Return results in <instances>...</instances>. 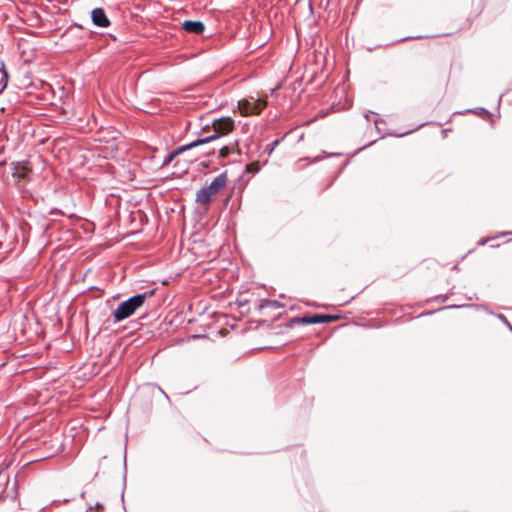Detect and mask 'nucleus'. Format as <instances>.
<instances>
[{
  "instance_id": "f257e3e1",
  "label": "nucleus",
  "mask_w": 512,
  "mask_h": 512,
  "mask_svg": "<svg viewBox=\"0 0 512 512\" xmlns=\"http://www.w3.org/2000/svg\"><path fill=\"white\" fill-rule=\"evenodd\" d=\"M147 297L148 293L136 294L120 303L118 307L112 312L114 323L124 321L125 319L132 316L137 309L143 306Z\"/></svg>"
},
{
  "instance_id": "f03ea898",
  "label": "nucleus",
  "mask_w": 512,
  "mask_h": 512,
  "mask_svg": "<svg viewBox=\"0 0 512 512\" xmlns=\"http://www.w3.org/2000/svg\"><path fill=\"white\" fill-rule=\"evenodd\" d=\"M233 128L234 121L230 117H222L213 121V134L204 138H198L197 140H205L203 144H206L228 134Z\"/></svg>"
},
{
  "instance_id": "7ed1b4c3",
  "label": "nucleus",
  "mask_w": 512,
  "mask_h": 512,
  "mask_svg": "<svg viewBox=\"0 0 512 512\" xmlns=\"http://www.w3.org/2000/svg\"><path fill=\"white\" fill-rule=\"evenodd\" d=\"M338 319V316L330 314H315L312 316H303L292 318L287 324L288 327H293L298 324H320L330 323Z\"/></svg>"
},
{
  "instance_id": "20e7f679",
  "label": "nucleus",
  "mask_w": 512,
  "mask_h": 512,
  "mask_svg": "<svg viewBox=\"0 0 512 512\" xmlns=\"http://www.w3.org/2000/svg\"><path fill=\"white\" fill-rule=\"evenodd\" d=\"M267 106V101L262 99L241 100L238 102V109L243 116L257 115Z\"/></svg>"
},
{
  "instance_id": "39448f33",
  "label": "nucleus",
  "mask_w": 512,
  "mask_h": 512,
  "mask_svg": "<svg viewBox=\"0 0 512 512\" xmlns=\"http://www.w3.org/2000/svg\"><path fill=\"white\" fill-rule=\"evenodd\" d=\"M227 182V172H223L219 174L217 177H215L214 180L208 186L205 187L212 195H215L226 187Z\"/></svg>"
},
{
  "instance_id": "423d86ee",
  "label": "nucleus",
  "mask_w": 512,
  "mask_h": 512,
  "mask_svg": "<svg viewBox=\"0 0 512 512\" xmlns=\"http://www.w3.org/2000/svg\"><path fill=\"white\" fill-rule=\"evenodd\" d=\"M91 19L95 26L106 28L110 25V20L106 16L104 9L95 8L91 12Z\"/></svg>"
},
{
  "instance_id": "0eeeda50",
  "label": "nucleus",
  "mask_w": 512,
  "mask_h": 512,
  "mask_svg": "<svg viewBox=\"0 0 512 512\" xmlns=\"http://www.w3.org/2000/svg\"><path fill=\"white\" fill-rule=\"evenodd\" d=\"M205 140H194L192 141L191 143H188V144H185V145H182L178 148H176L172 153H170L163 161V165H167L169 164L175 156L179 155L180 153L184 152V151H187V150H190L192 148H195V147H198L200 145H203V142Z\"/></svg>"
},
{
  "instance_id": "6e6552de",
  "label": "nucleus",
  "mask_w": 512,
  "mask_h": 512,
  "mask_svg": "<svg viewBox=\"0 0 512 512\" xmlns=\"http://www.w3.org/2000/svg\"><path fill=\"white\" fill-rule=\"evenodd\" d=\"M182 28L192 34H202L205 30V25L201 21L186 20L182 23Z\"/></svg>"
},
{
  "instance_id": "1a4fd4ad",
  "label": "nucleus",
  "mask_w": 512,
  "mask_h": 512,
  "mask_svg": "<svg viewBox=\"0 0 512 512\" xmlns=\"http://www.w3.org/2000/svg\"><path fill=\"white\" fill-rule=\"evenodd\" d=\"M212 196L213 195L204 186L196 192L195 201L201 205H208L211 202Z\"/></svg>"
},
{
  "instance_id": "9d476101",
  "label": "nucleus",
  "mask_w": 512,
  "mask_h": 512,
  "mask_svg": "<svg viewBox=\"0 0 512 512\" xmlns=\"http://www.w3.org/2000/svg\"><path fill=\"white\" fill-rule=\"evenodd\" d=\"M0 75H1L0 92H2L6 88L7 82H8V73L5 70V66H4L3 62L1 63V67H0Z\"/></svg>"
},
{
  "instance_id": "9b49d317",
  "label": "nucleus",
  "mask_w": 512,
  "mask_h": 512,
  "mask_svg": "<svg viewBox=\"0 0 512 512\" xmlns=\"http://www.w3.org/2000/svg\"><path fill=\"white\" fill-rule=\"evenodd\" d=\"M510 234H512V232H501L498 235H496L495 237L482 238V239H480L478 241V245L479 246H483V245H485L486 243H488L492 239L499 238V237H504V236L510 235Z\"/></svg>"
},
{
  "instance_id": "f8f14e48",
  "label": "nucleus",
  "mask_w": 512,
  "mask_h": 512,
  "mask_svg": "<svg viewBox=\"0 0 512 512\" xmlns=\"http://www.w3.org/2000/svg\"><path fill=\"white\" fill-rule=\"evenodd\" d=\"M495 317L498 318L512 332V325L507 320L505 315H503L501 313H497V314H495Z\"/></svg>"
},
{
  "instance_id": "ddd939ff",
  "label": "nucleus",
  "mask_w": 512,
  "mask_h": 512,
  "mask_svg": "<svg viewBox=\"0 0 512 512\" xmlns=\"http://www.w3.org/2000/svg\"><path fill=\"white\" fill-rule=\"evenodd\" d=\"M464 113H475L478 115H481V114L489 115V112L485 108H482V107H478L475 109H468V110L464 111Z\"/></svg>"
},
{
  "instance_id": "4468645a",
  "label": "nucleus",
  "mask_w": 512,
  "mask_h": 512,
  "mask_svg": "<svg viewBox=\"0 0 512 512\" xmlns=\"http://www.w3.org/2000/svg\"><path fill=\"white\" fill-rule=\"evenodd\" d=\"M25 174H26V168L23 167L22 171L20 172L18 170V164L14 166V172H13V175L14 176H18V177H25Z\"/></svg>"
},
{
  "instance_id": "2eb2a0df",
  "label": "nucleus",
  "mask_w": 512,
  "mask_h": 512,
  "mask_svg": "<svg viewBox=\"0 0 512 512\" xmlns=\"http://www.w3.org/2000/svg\"><path fill=\"white\" fill-rule=\"evenodd\" d=\"M229 154H230V148H229V147H227V146L222 147V148L220 149V151H219V156H220L221 158H226V157H228V156H229Z\"/></svg>"
},
{
  "instance_id": "dca6fc26",
  "label": "nucleus",
  "mask_w": 512,
  "mask_h": 512,
  "mask_svg": "<svg viewBox=\"0 0 512 512\" xmlns=\"http://www.w3.org/2000/svg\"><path fill=\"white\" fill-rule=\"evenodd\" d=\"M280 141H281L280 139H276V140H274V141L269 145V147H268V154H269V155H270V154L274 151V149L279 145Z\"/></svg>"
},
{
  "instance_id": "f3484780",
  "label": "nucleus",
  "mask_w": 512,
  "mask_h": 512,
  "mask_svg": "<svg viewBox=\"0 0 512 512\" xmlns=\"http://www.w3.org/2000/svg\"><path fill=\"white\" fill-rule=\"evenodd\" d=\"M267 305L270 306V307H274V308L282 307V305L278 301H276V300L268 301Z\"/></svg>"
},
{
  "instance_id": "a211bd4d",
  "label": "nucleus",
  "mask_w": 512,
  "mask_h": 512,
  "mask_svg": "<svg viewBox=\"0 0 512 512\" xmlns=\"http://www.w3.org/2000/svg\"><path fill=\"white\" fill-rule=\"evenodd\" d=\"M476 307H477V309H481V310L485 311L486 313L495 316V314L485 305H478Z\"/></svg>"
},
{
  "instance_id": "6ab92c4d",
  "label": "nucleus",
  "mask_w": 512,
  "mask_h": 512,
  "mask_svg": "<svg viewBox=\"0 0 512 512\" xmlns=\"http://www.w3.org/2000/svg\"><path fill=\"white\" fill-rule=\"evenodd\" d=\"M460 307L461 306H458V305H449V306L442 307L439 310L452 309V308H460Z\"/></svg>"
},
{
  "instance_id": "aec40b11",
  "label": "nucleus",
  "mask_w": 512,
  "mask_h": 512,
  "mask_svg": "<svg viewBox=\"0 0 512 512\" xmlns=\"http://www.w3.org/2000/svg\"><path fill=\"white\" fill-rule=\"evenodd\" d=\"M422 36H415V37H404L401 39V41L408 40V39H420Z\"/></svg>"
},
{
  "instance_id": "412c9836",
  "label": "nucleus",
  "mask_w": 512,
  "mask_h": 512,
  "mask_svg": "<svg viewBox=\"0 0 512 512\" xmlns=\"http://www.w3.org/2000/svg\"><path fill=\"white\" fill-rule=\"evenodd\" d=\"M321 159H322V157H321V156H316L315 158H313V159L311 160V162H312V163H316V162L320 161Z\"/></svg>"
},
{
  "instance_id": "4be33fe9",
  "label": "nucleus",
  "mask_w": 512,
  "mask_h": 512,
  "mask_svg": "<svg viewBox=\"0 0 512 512\" xmlns=\"http://www.w3.org/2000/svg\"><path fill=\"white\" fill-rule=\"evenodd\" d=\"M412 131H413V130H411V132H412ZM409 133H410V131H408V132H404V133H400V134H396V136H397V137H403V136H405V135H407V134H409Z\"/></svg>"
},
{
  "instance_id": "5701e85b",
  "label": "nucleus",
  "mask_w": 512,
  "mask_h": 512,
  "mask_svg": "<svg viewBox=\"0 0 512 512\" xmlns=\"http://www.w3.org/2000/svg\"><path fill=\"white\" fill-rule=\"evenodd\" d=\"M370 114H371V115H376L374 112H369V114H366V115H365V118H366L367 120H369V118H370Z\"/></svg>"
},
{
  "instance_id": "b1692460",
  "label": "nucleus",
  "mask_w": 512,
  "mask_h": 512,
  "mask_svg": "<svg viewBox=\"0 0 512 512\" xmlns=\"http://www.w3.org/2000/svg\"><path fill=\"white\" fill-rule=\"evenodd\" d=\"M374 122H375V125H378L379 118L377 117V118L374 120Z\"/></svg>"
},
{
  "instance_id": "393cba45",
  "label": "nucleus",
  "mask_w": 512,
  "mask_h": 512,
  "mask_svg": "<svg viewBox=\"0 0 512 512\" xmlns=\"http://www.w3.org/2000/svg\"><path fill=\"white\" fill-rule=\"evenodd\" d=\"M96 508H97V509L102 508V505H101V504H99V503H97V504H96Z\"/></svg>"
},
{
  "instance_id": "a878e982",
  "label": "nucleus",
  "mask_w": 512,
  "mask_h": 512,
  "mask_svg": "<svg viewBox=\"0 0 512 512\" xmlns=\"http://www.w3.org/2000/svg\"><path fill=\"white\" fill-rule=\"evenodd\" d=\"M501 99H502V95H500V97L498 99V105H500Z\"/></svg>"
},
{
  "instance_id": "bb28decb",
  "label": "nucleus",
  "mask_w": 512,
  "mask_h": 512,
  "mask_svg": "<svg viewBox=\"0 0 512 512\" xmlns=\"http://www.w3.org/2000/svg\"><path fill=\"white\" fill-rule=\"evenodd\" d=\"M123 464H124V467H126V458H124Z\"/></svg>"
},
{
  "instance_id": "cd10ccee",
  "label": "nucleus",
  "mask_w": 512,
  "mask_h": 512,
  "mask_svg": "<svg viewBox=\"0 0 512 512\" xmlns=\"http://www.w3.org/2000/svg\"><path fill=\"white\" fill-rule=\"evenodd\" d=\"M302 160H309L310 161V158L309 157H306V158H303Z\"/></svg>"
}]
</instances>
